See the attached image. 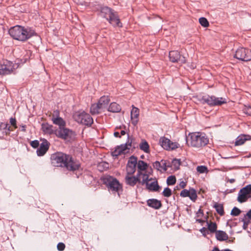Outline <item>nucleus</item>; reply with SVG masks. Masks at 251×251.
I'll return each instance as SVG.
<instances>
[{"label":"nucleus","mask_w":251,"mask_h":251,"mask_svg":"<svg viewBox=\"0 0 251 251\" xmlns=\"http://www.w3.org/2000/svg\"><path fill=\"white\" fill-rule=\"evenodd\" d=\"M50 160L53 166L64 167L71 171L78 169L80 167L79 163L74 161L72 157L60 152L52 154Z\"/></svg>","instance_id":"f257e3e1"},{"label":"nucleus","mask_w":251,"mask_h":251,"mask_svg":"<svg viewBox=\"0 0 251 251\" xmlns=\"http://www.w3.org/2000/svg\"><path fill=\"white\" fill-rule=\"evenodd\" d=\"M186 140L188 146L197 148L205 146L209 142L207 137L201 132L189 133Z\"/></svg>","instance_id":"f03ea898"},{"label":"nucleus","mask_w":251,"mask_h":251,"mask_svg":"<svg viewBox=\"0 0 251 251\" xmlns=\"http://www.w3.org/2000/svg\"><path fill=\"white\" fill-rule=\"evenodd\" d=\"M100 15L108 20L113 26H122V24L117 15L109 7L106 6L101 7Z\"/></svg>","instance_id":"7ed1b4c3"},{"label":"nucleus","mask_w":251,"mask_h":251,"mask_svg":"<svg viewBox=\"0 0 251 251\" xmlns=\"http://www.w3.org/2000/svg\"><path fill=\"white\" fill-rule=\"evenodd\" d=\"M103 182L107 187L109 191L118 194L122 189V186L119 181L115 177L107 176L103 178Z\"/></svg>","instance_id":"20e7f679"},{"label":"nucleus","mask_w":251,"mask_h":251,"mask_svg":"<svg viewBox=\"0 0 251 251\" xmlns=\"http://www.w3.org/2000/svg\"><path fill=\"white\" fill-rule=\"evenodd\" d=\"M34 34V31L30 28L17 25V40L26 41L33 36Z\"/></svg>","instance_id":"39448f33"},{"label":"nucleus","mask_w":251,"mask_h":251,"mask_svg":"<svg viewBox=\"0 0 251 251\" xmlns=\"http://www.w3.org/2000/svg\"><path fill=\"white\" fill-rule=\"evenodd\" d=\"M55 135L58 138L68 141L74 138L75 136V133L65 126L56 129Z\"/></svg>","instance_id":"423d86ee"},{"label":"nucleus","mask_w":251,"mask_h":251,"mask_svg":"<svg viewBox=\"0 0 251 251\" xmlns=\"http://www.w3.org/2000/svg\"><path fill=\"white\" fill-rule=\"evenodd\" d=\"M202 102L212 106L221 105L226 102V100L224 98H217L214 96L203 97Z\"/></svg>","instance_id":"0eeeda50"},{"label":"nucleus","mask_w":251,"mask_h":251,"mask_svg":"<svg viewBox=\"0 0 251 251\" xmlns=\"http://www.w3.org/2000/svg\"><path fill=\"white\" fill-rule=\"evenodd\" d=\"M75 120L78 123H80L85 125H91L93 120L90 115L85 112H76L74 115Z\"/></svg>","instance_id":"6e6552de"},{"label":"nucleus","mask_w":251,"mask_h":251,"mask_svg":"<svg viewBox=\"0 0 251 251\" xmlns=\"http://www.w3.org/2000/svg\"><path fill=\"white\" fill-rule=\"evenodd\" d=\"M161 146L167 151H173L179 147V144L177 142H173L165 137H161L159 139Z\"/></svg>","instance_id":"1a4fd4ad"},{"label":"nucleus","mask_w":251,"mask_h":251,"mask_svg":"<svg viewBox=\"0 0 251 251\" xmlns=\"http://www.w3.org/2000/svg\"><path fill=\"white\" fill-rule=\"evenodd\" d=\"M234 56L239 60L248 61L251 60V51L249 49L239 48L236 51Z\"/></svg>","instance_id":"9d476101"},{"label":"nucleus","mask_w":251,"mask_h":251,"mask_svg":"<svg viewBox=\"0 0 251 251\" xmlns=\"http://www.w3.org/2000/svg\"><path fill=\"white\" fill-rule=\"evenodd\" d=\"M250 198H251V184L246 186L239 191L237 200L239 202L242 203L246 201Z\"/></svg>","instance_id":"9b49d317"},{"label":"nucleus","mask_w":251,"mask_h":251,"mask_svg":"<svg viewBox=\"0 0 251 251\" xmlns=\"http://www.w3.org/2000/svg\"><path fill=\"white\" fill-rule=\"evenodd\" d=\"M131 147V143L128 142L125 144L117 147L115 150L112 151V154L113 156H118L122 154H126L128 152Z\"/></svg>","instance_id":"f8f14e48"},{"label":"nucleus","mask_w":251,"mask_h":251,"mask_svg":"<svg viewBox=\"0 0 251 251\" xmlns=\"http://www.w3.org/2000/svg\"><path fill=\"white\" fill-rule=\"evenodd\" d=\"M137 164V158L134 156H130L126 166V173L128 175H133L136 171Z\"/></svg>","instance_id":"ddd939ff"},{"label":"nucleus","mask_w":251,"mask_h":251,"mask_svg":"<svg viewBox=\"0 0 251 251\" xmlns=\"http://www.w3.org/2000/svg\"><path fill=\"white\" fill-rule=\"evenodd\" d=\"M14 65L10 61L4 60L0 65V75H4L10 73L13 71Z\"/></svg>","instance_id":"4468645a"},{"label":"nucleus","mask_w":251,"mask_h":251,"mask_svg":"<svg viewBox=\"0 0 251 251\" xmlns=\"http://www.w3.org/2000/svg\"><path fill=\"white\" fill-rule=\"evenodd\" d=\"M170 60L172 62H179L180 64L185 63L186 60L184 56H181L179 52L173 50L169 52Z\"/></svg>","instance_id":"2eb2a0df"},{"label":"nucleus","mask_w":251,"mask_h":251,"mask_svg":"<svg viewBox=\"0 0 251 251\" xmlns=\"http://www.w3.org/2000/svg\"><path fill=\"white\" fill-rule=\"evenodd\" d=\"M141 174V172H140L139 171L138 172L136 176H133V175H128L126 174L125 177L126 183L131 186H134L137 182H140L139 176Z\"/></svg>","instance_id":"dca6fc26"},{"label":"nucleus","mask_w":251,"mask_h":251,"mask_svg":"<svg viewBox=\"0 0 251 251\" xmlns=\"http://www.w3.org/2000/svg\"><path fill=\"white\" fill-rule=\"evenodd\" d=\"M170 166V163L168 161L164 160H162L160 162L156 161L153 164L154 168L161 172L166 171Z\"/></svg>","instance_id":"f3484780"},{"label":"nucleus","mask_w":251,"mask_h":251,"mask_svg":"<svg viewBox=\"0 0 251 251\" xmlns=\"http://www.w3.org/2000/svg\"><path fill=\"white\" fill-rule=\"evenodd\" d=\"M51 121L54 125L59 126L58 128L66 126L65 121L62 118L59 116L58 111H55L54 112L51 117Z\"/></svg>","instance_id":"a211bd4d"},{"label":"nucleus","mask_w":251,"mask_h":251,"mask_svg":"<svg viewBox=\"0 0 251 251\" xmlns=\"http://www.w3.org/2000/svg\"><path fill=\"white\" fill-rule=\"evenodd\" d=\"M50 143L46 139H44L41 144L40 147L37 149L36 152L38 156L44 155L49 148Z\"/></svg>","instance_id":"6ab92c4d"},{"label":"nucleus","mask_w":251,"mask_h":251,"mask_svg":"<svg viewBox=\"0 0 251 251\" xmlns=\"http://www.w3.org/2000/svg\"><path fill=\"white\" fill-rule=\"evenodd\" d=\"M132 109L130 112L131 123L134 126H136L139 121V109L133 105H132Z\"/></svg>","instance_id":"aec40b11"},{"label":"nucleus","mask_w":251,"mask_h":251,"mask_svg":"<svg viewBox=\"0 0 251 251\" xmlns=\"http://www.w3.org/2000/svg\"><path fill=\"white\" fill-rule=\"evenodd\" d=\"M147 188L150 191H157L159 188L158 183L156 179L150 178L149 180L146 184Z\"/></svg>","instance_id":"412c9836"},{"label":"nucleus","mask_w":251,"mask_h":251,"mask_svg":"<svg viewBox=\"0 0 251 251\" xmlns=\"http://www.w3.org/2000/svg\"><path fill=\"white\" fill-rule=\"evenodd\" d=\"M42 130L45 134L51 135L55 134L56 129L52 125H49L48 123H44L42 125Z\"/></svg>","instance_id":"4be33fe9"},{"label":"nucleus","mask_w":251,"mask_h":251,"mask_svg":"<svg viewBox=\"0 0 251 251\" xmlns=\"http://www.w3.org/2000/svg\"><path fill=\"white\" fill-rule=\"evenodd\" d=\"M109 101L110 99L108 97L103 96L100 97L97 103V104L99 106L100 108L104 111L107 108Z\"/></svg>","instance_id":"5701e85b"},{"label":"nucleus","mask_w":251,"mask_h":251,"mask_svg":"<svg viewBox=\"0 0 251 251\" xmlns=\"http://www.w3.org/2000/svg\"><path fill=\"white\" fill-rule=\"evenodd\" d=\"M216 239L220 241L227 240L228 236L226 232L222 230H218L216 232Z\"/></svg>","instance_id":"b1692460"},{"label":"nucleus","mask_w":251,"mask_h":251,"mask_svg":"<svg viewBox=\"0 0 251 251\" xmlns=\"http://www.w3.org/2000/svg\"><path fill=\"white\" fill-rule=\"evenodd\" d=\"M148 205L154 209H159L161 206V202L156 199H150L147 201Z\"/></svg>","instance_id":"393cba45"},{"label":"nucleus","mask_w":251,"mask_h":251,"mask_svg":"<svg viewBox=\"0 0 251 251\" xmlns=\"http://www.w3.org/2000/svg\"><path fill=\"white\" fill-rule=\"evenodd\" d=\"M139 148L140 150L144 151L146 153H149L150 146L148 143L145 140H142L141 143L139 144Z\"/></svg>","instance_id":"a878e982"},{"label":"nucleus","mask_w":251,"mask_h":251,"mask_svg":"<svg viewBox=\"0 0 251 251\" xmlns=\"http://www.w3.org/2000/svg\"><path fill=\"white\" fill-rule=\"evenodd\" d=\"M121 107L120 105L116 102H112L108 109L109 111L112 112H119L121 111Z\"/></svg>","instance_id":"bb28decb"},{"label":"nucleus","mask_w":251,"mask_h":251,"mask_svg":"<svg viewBox=\"0 0 251 251\" xmlns=\"http://www.w3.org/2000/svg\"><path fill=\"white\" fill-rule=\"evenodd\" d=\"M102 111L97 103L93 104L91 106L90 112L92 115L98 114Z\"/></svg>","instance_id":"cd10ccee"},{"label":"nucleus","mask_w":251,"mask_h":251,"mask_svg":"<svg viewBox=\"0 0 251 251\" xmlns=\"http://www.w3.org/2000/svg\"><path fill=\"white\" fill-rule=\"evenodd\" d=\"M137 166L138 168V172H141L142 171H145L148 167V164L142 160H139L137 162Z\"/></svg>","instance_id":"c85d7f7f"},{"label":"nucleus","mask_w":251,"mask_h":251,"mask_svg":"<svg viewBox=\"0 0 251 251\" xmlns=\"http://www.w3.org/2000/svg\"><path fill=\"white\" fill-rule=\"evenodd\" d=\"M207 226V229L210 231V232L213 233L217 231V226L214 222H208L206 221Z\"/></svg>","instance_id":"c756f323"},{"label":"nucleus","mask_w":251,"mask_h":251,"mask_svg":"<svg viewBox=\"0 0 251 251\" xmlns=\"http://www.w3.org/2000/svg\"><path fill=\"white\" fill-rule=\"evenodd\" d=\"M214 207L219 214L221 216L224 215V210L223 204L216 202L214 205Z\"/></svg>","instance_id":"7c9ffc66"},{"label":"nucleus","mask_w":251,"mask_h":251,"mask_svg":"<svg viewBox=\"0 0 251 251\" xmlns=\"http://www.w3.org/2000/svg\"><path fill=\"white\" fill-rule=\"evenodd\" d=\"M247 140L245 135L239 136L236 140L235 144L236 146H240L243 145Z\"/></svg>","instance_id":"2f4dec72"},{"label":"nucleus","mask_w":251,"mask_h":251,"mask_svg":"<svg viewBox=\"0 0 251 251\" xmlns=\"http://www.w3.org/2000/svg\"><path fill=\"white\" fill-rule=\"evenodd\" d=\"M139 178L140 179V182H139L142 184H146L150 179L148 175L142 173V172Z\"/></svg>","instance_id":"473e14b6"},{"label":"nucleus","mask_w":251,"mask_h":251,"mask_svg":"<svg viewBox=\"0 0 251 251\" xmlns=\"http://www.w3.org/2000/svg\"><path fill=\"white\" fill-rule=\"evenodd\" d=\"M10 126L6 123H1L0 125V129L6 134H9V132L10 130Z\"/></svg>","instance_id":"72a5a7b5"},{"label":"nucleus","mask_w":251,"mask_h":251,"mask_svg":"<svg viewBox=\"0 0 251 251\" xmlns=\"http://www.w3.org/2000/svg\"><path fill=\"white\" fill-rule=\"evenodd\" d=\"M180 165V160L178 159H174L172 161L170 167H173L175 170H178Z\"/></svg>","instance_id":"f704fd0d"},{"label":"nucleus","mask_w":251,"mask_h":251,"mask_svg":"<svg viewBox=\"0 0 251 251\" xmlns=\"http://www.w3.org/2000/svg\"><path fill=\"white\" fill-rule=\"evenodd\" d=\"M196 170L200 174H207L208 172V168L205 166H197Z\"/></svg>","instance_id":"c9c22d12"},{"label":"nucleus","mask_w":251,"mask_h":251,"mask_svg":"<svg viewBox=\"0 0 251 251\" xmlns=\"http://www.w3.org/2000/svg\"><path fill=\"white\" fill-rule=\"evenodd\" d=\"M189 194H189V196H188V197L190 198V199L191 200L195 201L197 198V195L196 190H194V189H190Z\"/></svg>","instance_id":"e433bc0d"},{"label":"nucleus","mask_w":251,"mask_h":251,"mask_svg":"<svg viewBox=\"0 0 251 251\" xmlns=\"http://www.w3.org/2000/svg\"><path fill=\"white\" fill-rule=\"evenodd\" d=\"M176 182V177L174 176H169L167 179V183L168 185H172Z\"/></svg>","instance_id":"4c0bfd02"},{"label":"nucleus","mask_w":251,"mask_h":251,"mask_svg":"<svg viewBox=\"0 0 251 251\" xmlns=\"http://www.w3.org/2000/svg\"><path fill=\"white\" fill-rule=\"evenodd\" d=\"M199 22L200 24L203 27H207L209 25V23L207 19L205 18L201 17L199 19Z\"/></svg>","instance_id":"58836bf2"},{"label":"nucleus","mask_w":251,"mask_h":251,"mask_svg":"<svg viewBox=\"0 0 251 251\" xmlns=\"http://www.w3.org/2000/svg\"><path fill=\"white\" fill-rule=\"evenodd\" d=\"M98 168L100 171H102L108 168V164L106 162H100L98 165Z\"/></svg>","instance_id":"ea45409f"},{"label":"nucleus","mask_w":251,"mask_h":251,"mask_svg":"<svg viewBox=\"0 0 251 251\" xmlns=\"http://www.w3.org/2000/svg\"><path fill=\"white\" fill-rule=\"evenodd\" d=\"M241 210L237 207H234L231 211V215L233 216H238L240 213Z\"/></svg>","instance_id":"a19ab883"},{"label":"nucleus","mask_w":251,"mask_h":251,"mask_svg":"<svg viewBox=\"0 0 251 251\" xmlns=\"http://www.w3.org/2000/svg\"><path fill=\"white\" fill-rule=\"evenodd\" d=\"M163 195L164 197H169L172 195V191L168 187L165 188L163 192Z\"/></svg>","instance_id":"79ce46f5"},{"label":"nucleus","mask_w":251,"mask_h":251,"mask_svg":"<svg viewBox=\"0 0 251 251\" xmlns=\"http://www.w3.org/2000/svg\"><path fill=\"white\" fill-rule=\"evenodd\" d=\"M242 221L243 222V228L245 229H247L250 223L249 219L246 217H244L242 220Z\"/></svg>","instance_id":"37998d69"},{"label":"nucleus","mask_w":251,"mask_h":251,"mask_svg":"<svg viewBox=\"0 0 251 251\" xmlns=\"http://www.w3.org/2000/svg\"><path fill=\"white\" fill-rule=\"evenodd\" d=\"M9 33L13 39H16V30L14 26L10 28Z\"/></svg>","instance_id":"c03bdc74"},{"label":"nucleus","mask_w":251,"mask_h":251,"mask_svg":"<svg viewBox=\"0 0 251 251\" xmlns=\"http://www.w3.org/2000/svg\"><path fill=\"white\" fill-rule=\"evenodd\" d=\"M189 192H190V190H187L186 189H184L181 192L180 195V196H181L182 197H188V196H189V194H190Z\"/></svg>","instance_id":"a18cd8bd"},{"label":"nucleus","mask_w":251,"mask_h":251,"mask_svg":"<svg viewBox=\"0 0 251 251\" xmlns=\"http://www.w3.org/2000/svg\"><path fill=\"white\" fill-rule=\"evenodd\" d=\"M57 248L58 251H62L65 249V245L63 243H59L57 244Z\"/></svg>","instance_id":"49530a36"},{"label":"nucleus","mask_w":251,"mask_h":251,"mask_svg":"<svg viewBox=\"0 0 251 251\" xmlns=\"http://www.w3.org/2000/svg\"><path fill=\"white\" fill-rule=\"evenodd\" d=\"M39 143L37 140H34L30 143V145L34 148H36L39 146Z\"/></svg>","instance_id":"de8ad7c7"},{"label":"nucleus","mask_w":251,"mask_h":251,"mask_svg":"<svg viewBox=\"0 0 251 251\" xmlns=\"http://www.w3.org/2000/svg\"><path fill=\"white\" fill-rule=\"evenodd\" d=\"M10 123L14 128H16V120L14 118L10 119Z\"/></svg>","instance_id":"09e8293b"},{"label":"nucleus","mask_w":251,"mask_h":251,"mask_svg":"<svg viewBox=\"0 0 251 251\" xmlns=\"http://www.w3.org/2000/svg\"><path fill=\"white\" fill-rule=\"evenodd\" d=\"M179 185L181 188H184L186 185V183L184 181H182L179 183Z\"/></svg>","instance_id":"8fccbe9b"},{"label":"nucleus","mask_w":251,"mask_h":251,"mask_svg":"<svg viewBox=\"0 0 251 251\" xmlns=\"http://www.w3.org/2000/svg\"><path fill=\"white\" fill-rule=\"evenodd\" d=\"M245 217L247 218L248 219H251V209L244 216Z\"/></svg>","instance_id":"3c124183"},{"label":"nucleus","mask_w":251,"mask_h":251,"mask_svg":"<svg viewBox=\"0 0 251 251\" xmlns=\"http://www.w3.org/2000/svg\"><path fill=\"white\" fill-rule=\"evenodd\" d=\"M247 114L251 115V107H249L246 109V112Z\"/></svg>","instance_id":"603ef678"},{"label":"nucleus","mask_w":251,"mask_h":251,"mask_svg":"<svg viewBox=\"0 0 251 251\" xmlns=\"http://www.w3.org/2000/svg\"><path fill=\"white\" fill-rule=\"evenodd\" d=\"M207 228H205V227H202L201 229V232L204 234V233H205L206 231H207Z\"/></svg>","instance_id":"864d4df0"},{"label":"nucleus","mask_w":251,"mask_h":251,"mask_svg":"<svg viewBox=\"0 0 251 251\" xmlns=\"http://www.w3.org/2000/svg\"><path fill=\"white\" fill-rule=\"evenodd\" d=\"M21 130L23 131H25L26 129V126L25 125H22L20 126Z\"/></svg>","instance_id":"5fc2aeb1"},{"label":"nucleus","mask_w":251,"mask_h":251,"mask_svg":"<svg viewBox=\"0 0 251 251\" xmlns=\"http://www.w3.org/2000/svg\"><path fill=\"white\" fill-rule=\"evenodd\" d=\"M227 181L229 182L230 183H233L235 181V180L234 178H231V179H228Z\"/></svg>","instance_id":"6e6d98bb"},{"label":"nucleus","mask_w":251,"mask_h":251,"mask_svg":"<svg viewBox=\"0 0 251 251\" xmlns=\"http://www.w3.org/2000/svg\"><path fill=\"white\" fill-rule=\"evenodd\" d=\"M120 134V133L119 132H115L114 133V135L115 136V137H120V136L119 135Z\"/></svg>","instance_id":"4d7b16f0"},{"label":"nucleus","mask_w":251,"mask_h":251,"mask_svg":"<svg viewBox=\"0 0 251 251\" xmlns=\"http://www.w3.org/2000/svg\"><path fill=\"white\" fill-rule=\"evenodd\" d=\"M212 251H221L217 247H214Z\"/></svg>","instance_id":"13d9d810"},{"label":"nucleus","mask_w":251,"mask_h":251,"mask_svg":"<svg viewBox=\"0 0 251 251\" xmlns=\"http://www.w3.org/2000/svg\"><path fill=\"white\" fill-rule=\"evenodd\" d=\"M121 134L122 135H125V134H126V132H125V131H124V130H121Z\"/></svg>","instance_id":"bf43d9fd"},{"label":"nucleus","mask_w":251,"mask_h":251,"mask_svg":"<svg viewBox=\"0 0 251 251\" xmlns=\"http://www.w3.org/2000/svg\"><path fill=\"white\" fill-rule=\"evenodd\" d=\"M197 221L199 223H203V222H204V220H201V219H197Z\"/></svg>","instance_id":"052dcab7"},{"label":"nucleus","mask_w":251,"mask_h":251,"mask_svg":"<svg viewBox=\"0 0 251 251\" xmlns=\"http://www.w3.org/2000/svg\"><path fill=\"white\" fill-rule=\"evenodd\" d=\"M199 213H201H201H202L201 212V210L200 209L199 210V213H198V214Z\"/></svg>","instance_id":"680f3d73"},{"label":"nucleus","mask_w":251,"mask_h":251,"mask_svg":"<svg viewBox=\"0 0 251 251\" xmlns=\"http://www.w3.org/2000/svg\"><path fill=\"white\" fill-rule=\"evenodd\" d=\"M249 157H251V153L249 155Z\"/></svg>","instance_id":"e2e57ef3"}]
</instances>
